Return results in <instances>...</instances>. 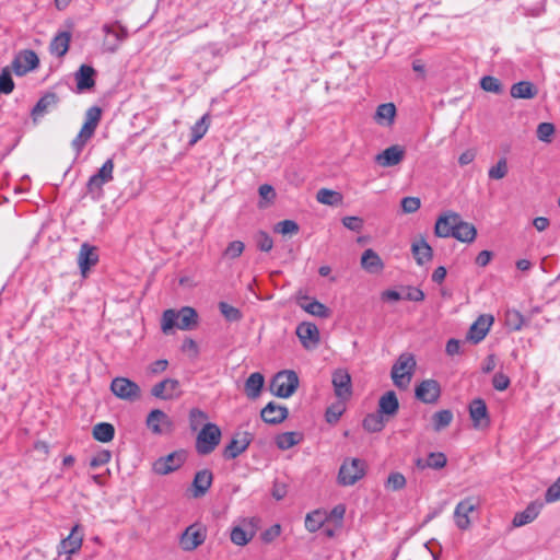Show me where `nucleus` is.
I'll use <instances>...</instances> for the list:
<instances>
[{"mask_svg":"<svg viewBox=\"0 0 560 560\" xmlns=\"http://www.w3.org/2000/svg\"><path fill=\"white\" fill-rule=\"evenodd\" d=\"M102 108L96 105L86 109L84 115V122L79 133L71 141V148L75 153V158L82 153L86 143L94 137L102 119Z\"/></svg>","mask_w":560,"mask_h":560,"instance_id":"f257e3e1","label":"nucleus"},{"mask_svg":"<svg viewBox=\"0 0 560 560\" xmlns=\"http://www.w3.org/2000/svg\"><path fill=\"white\" fill-rule=\"evenodd\" d=\"M198 314L195 308L184 306L179 311L166 310L162 316L161 328L164 334L176 327L180 330H190L197 325Z\"/></svg>","mask_w":560,"mask_h":560,"instance_id":"f03ea898","label":"nucleus"},{"mask_svg":"<svg viewBox=\"0 0 560 560\" xmlns=\"http://www.w3.org/2000/svg\"><path fill=\"white\" fill-rule=\"evenodd\" d=\"M299 387V376L294 371L284 370L278 372L270 384L273 395L280 398H289Z\"/></svg>","mask_w":560,"mask_h":560,"instance_id":"7ed1b4c3","label":"nucleus"},{"mask_svg":"<svg viewBox=\"0 0 560 560\" xmlns=\"http://www.w3.org/2000/svg\"><path fill=\"white\" fill-rule=\"evenodd\" d=\"M415 368L416 360L413 355L407 353L400 354L396 363L393 365L390 372V376L395 386L402 389L407 388L411 381Z\"/></svg>","mask_w":560,"mask_h":560,"instance_id":"20e7f679","label":"nucleus"},{"mask_svg":"<svg viewBox=\"0 0 560 560\" xmlns=\"http://www.w3.org/2000/svg\"><path fill=\"white\" fill-rule=\"evenodd\" d=\"M221 441V430L214 423H206L196 439V451L199 455L212 453Z\"/></svg>","mask_w":560,"mask_h":560,"instance_id":"39448f33","label":"nucleus"},{"mask_svg":"<svg viewBox=\"0 0 560 560\" xmlns=\"http://www.w3.org/2000/svg\"><path fill=\"white\" fill-rule=\"evenodd\" d=\"M366 464L360 458H347L338 472V482L341 486H352L364 477Z\"/></svg>","mask_w":560,"mask_h":560,"instance_id":"423d86ee","label":"nucleus"},{"mask_svg":"<svg viewBox=\"0 0 560 560\" xmlns=\"http://www.w3.org/2000/svg\"><path fill=\"white\" fill-rule=\"evenodd\" d=\"M114 161L108 159L98 170V172L90 177L86 184V192L92 199H100L103 195V186L113 180Z\"/></svg>","mask_w":560,"mask_h":560,"instance_id":"0eeeda50","label":"nucleus"},{"mask_svg":"<svg viewBox=\"0 0 560 560\" xmlns=\"http://www.w3.org/2000/svg\"><path fill=\"white\" fill-rule=\"evenodd\" d=\"M186 460V453L183 450L175 451L166 456L158 458L153 465L152 470L160 476L168 475L179 469Z\"/></svg>","mask_w":560,"mask_h":560,"instance_id":"6e6552de","label":"nucleus"},{"mask_svg":"<svg viewBox=\"0 0 560 560\" xmlns=\"http://www.w3.org/2000/svg\"><path fill=\"white\" fill-rule=\"evenodd\" d=\"M207 538V529L200 524L189 525L180 535L179 545L184 551H192Z\"/></svg>","mask_w":560,"mask_h":560,"instance_id":"1a4fd4ad","label":"nucleus"},{"mask_svg":"<svg viewBox=\"0 0 560 560\" xmlns=\"http://www.w3.org/2000/svg\"><path fill=\"white\" fill-rule=\"evenodd\" d=\"M112 393L124 400L133 401L140 397V387L127 377H115L110 383Z\"/></svg>","mask_w":560,"mask_h":560,"instance_id":"9d476101","label":"nucleus"},{"mask_svg":"<svg viewBox=\"0 0 560 560\" xmlns=\"http://www.w3.org/2000/svg\"><path fill=\"white\" fill-rule=\"evenodd\" d=\"M335 395L339 400L346 401L352 395L351 376L345 369H338L332 373L331 380Z\"/></svg>","mask_w":560,"mask_h":560,"instance_id":"9b49d317","label":"nucleus"},{"mask_svg":"<svg viewBox=\"0 0 560 560\" xmlns=\"http://www.w3.org/2000/svg\"><path fill=\"white\" fill-rule=\"evenodd\" d=\"M151 395L162 400H173L182 395L180 384L175 378H165L151 388Z\"/></svg>","mask_w":560,"mask_h":560,"instance_id":"f8f14e48","label":"nucleus"},{"mask_svg":"<svg viewBox=\"0 0 560 560\" xmlns=\"http://www.w3.org/2000/svg\"><path fill=\"white\" fill-rule=\"evenodd\" d=\"M415 395L424 404H435L441 396V386L435 380H424L416 387Z\"/></svg>","mask_w":560,"mask_h":560,"instance_id":"ddd939ff","label":"nucleus"},{"mask_svg":"<svg viewBox=\"0 0 560 560\" xmlns=\"http://www.w3.org/2000/svg\"><path fill=\"white\" fill-rule=\"evenodd\" d=\"M39 59L34 50L25 49L21 51L12 61V69L16 75H24L28 71L37 68Z\"/></svg>","mask_w":560,"mask_h":560,"instance_id":"4468645a","label":"nucleus"},{"mask_svg":"<svg viewBox=\"0 0 560 560\" xmlns=\"http://www.w3.org/2000/svg\"><path fill=\"white\" fill-rule=\"evenodd\" d=\"M295 332L302 346L307 350L315 349L320 341L319 330L313 323L303 322L299 324Z\"/></svg>","mask_w":560,"mask_h":560,"instance_id":"2eb2a0df","label":"nucleus"},{"mask_svg":"<svg viewBox=\"0 0 560 560\" xmlns=\"http://www.w3.org/2000/svg\"><path fill=\"white\" fill-rule=\"evenodd\" d=\"M493 316L489 314L480 315L469 327L466 339L472 343H479L487 336L493 324Z\"/></svg>","mask_w":560,"mask_h":560,"instance_id":"dca6fc26","label":"nucleus"},{"mask_svg":"<svg viewBox=\"0 0 560 560\" xmlns=\"http://www.w3.org/2000/svg\"><path fill=\"white\" fill-rule=\"evenodd\" d=\"M458 219L459 213L457 212L446 211L442 213L435 222L434 234L442 238L453 237Z\"/></svg>","mask_w":560,"mask_h":560,"instance_id":"f3484780","label":"nucleus"},{"mask_svg":"<svg viewBox=\"0 0 560 560\" xmlns=\"http://www.w3.org/2000/svg\"><path fill=\"white\" fill-rule=\"evenodd\" d=\"M103 32L107 36H112L114 39H106L105 45L108 51L115 52L120 44L128 37L127 28L116 21L113 24H104L102 27Z\"/></svg>","mask_w":560,"mask_h":560,"instance_id":"a211bd4d","label":"nucleus"},{"mask_svg":"<svg viewBox=\"0 0 560 560\" xmlns=\"http://www.w3.org/2000/svg\"><path fill=\"white\" fill-rule=\"evenodd\" d=\"M469 416L475 429H486L490 425L488 408L481 398H476L469 404Z\"/></svg>","mask_w":560,"mask_h":560,"instance_id":"6ab92c4d","label":"nucleus"},{"mask_svg":"<svg viewBox=\"0 0 560 560\" xmlns=\"http://www.w3.org/2000/svg\"><path fill=\"white\" fill-rule=\"evenodd\" d=\"M148 428L155 434L171 432L173 429V421L161 409H153L147 417Z\"/></svg>","mask_w":560,"mask_h":560,"instance_id":"aec40b11","label":"nucleus"},{"mask_svg":"<svg viewBox=\"0 0 560 560\" xmlns=\"http://www.w3.org/2000/svg\"><path fill=\"white\" fill-rule=\"evenodd\" d=\"M253 441V436L248 432L236 433L231 442L225 446L223 456L225 459H234L247 450Z\"/></svg>","mask_w":560,"mask_h":560,"instance_id":"412c9836","label":"nucleus"},{"mask_svg":"<svg viewBox=\"0 0 560 560\" xmlns=\"http://www.w3.org/2000/svg\"><path fill=\"white\" fill-rule=\"evenodd\" d=\"M288 416V408L275 401L268 402L260 411L261 419L268 424H279L283 422Z\"/></svg>","mask_w":560,"mask_h":560,"instance_id":"4be33fe9","label":"nucleus"},{"mask_svg":"<svg viewBox=\"0 0 560 560\" xmlns=\"http://www.w3.org/2000/svg\"><path fill=\"white\" fill-rule=\"evenodd\" d=\"M476 508L477 503L472 498H467L456 505L454 511V518L458 528L467 529L470 526V520L468 515L470 512H474Z\"/></svg>","mask_w":560,"mask_h":560,"instance_id":"5701e85b","label":"nucleus"},{"mask_svg":"<svg viewBox=\"0 0 560 560\" xmlns=\"http://www.w3.org/2000/svg\"><path fill=\"white\" fill-rule=\"evenodd\" d=\"M405 156V150L400 145H390L375 156V162L382 167L398 165Z\"/></svg>","mask_w":560,"mask_h":560,"instance_id":"b1692460","label":"nucleus"},{"mask_svg":"<svg viewBox=\"0 0 560 560\" xmlns=\"http://www.w3.org/2000/svg\"><path fill=\"white\" fill-rule=\"evenodd\" d=\"M97 261V248L95 246L90 245L89 243H83L78 254V264L82 276L85 277L90 268L96 265Z\"/></svg>","mask_w":560,"mask_h":560,"instance_id":"393cba45","label":"nucleus"},{"mask_svg":"<svg viewBox=\"0 0 560 560\" xmlns=\"http://www.w3.org/2000/svg\"><path fill=\"white\" fill-rule=\"evenodd\" d=\"M542 508L544 502L539 500L530 502L524 511L518 512L514 515L512 526L521 527L532 523L534 520L537 518Z\"/></svg>","mask_w":560,"mask_h":560,"instance_id":"a878e982","label":"nucleus"},{"mask_svg":"<svg viewBox=\"0 0 560 560\" xmlns=\"http://www.w3.org/2000/svg\"><path fill=\"white\" fill-rule=\"evenodd\" d=\"M59 103V96L55 92L45 93L36 103L31 112L33 122L36 124L38 118L44 116L50 109L55 108Z\"/></svg>","mask_w":560,"mask_h":560,"instance_id":"bb28decb","label":"nucleus"},{"mask_svg":"<svg viewBox=\"0 0 560 560\" xmlns=\"http://www.w3.org/2000/svg\"><path fill=\"white\" fill-rule=\"evenodd\" d=\"M95 75L96 71L93 67L81 65L74 74L78 92L93 89L95 86Z\"/></svg>","mask_w":560,"mask_h":560,"instance_id":"cd10ccee","label":"nucleus"},{"mask_svg":"<svg viewBox=\"0 0 560 560\" xmlns=\"http://www.w3.org/2000/svg\"><path fill=\"white\" fill-rule=\"evenodd\" d=\"M80 529V525L73 526L71 533L68 537L62 539L58 546V555L61 556L63 553L72 555L80 550L82 546V535H79L78 532Z\"/></svg>","mask_w":560,"mask_h":560,"instance_id":"c85d7f7f","label":"nucleus"},{"mask_svg":"<svg viewBox=\"0 0 560 560\" xmlns=\"http://www.w3.org/2000/svg\"><path fill=\"white\" fill-rule=\"evenodd\" d=\"M213 475L209 469H202L196 472L192 480V497L201 498L210 489Z\"/></svg>","mask_w":560,"mask_h":560,"instance_id":"c756f323","label":"nucleus"},{"mask_svg":"<svg viewBox=\"0 0 560 560\" xmlns=\"http://www.w3.org/2000/svg\"><path fill=\"white\" fill-rule=\"evenodd\" d=\"M399 409V401L394 390L386 392L378 400V410L383 417H393Z\"/></svg>","mask_w":560,"mask_h":560,"instance_id":"7c9ffc66","label":"nucleus"},{"mask_svg":"<svg viewBox=\"0 0 560 560\" xmlns=\"http://www.w3.org/2000/svg\"><path fill=\"white\" fill-rule=\"evenodd\" d=\"M411 253L418 265L422 266L433 257L432 247L421 237L411 244Z\"/></svg>","mask_w":560,"mask_h":560,"instance_id":"2f4dec72","label":"nucleus"},{"mask_svg":"<svg viewBox=\"0 0 560 560\" xmlns=\"http://www.w3.org/2000/svg\"><path fill=\"white\" fill-rule=\"evenodd\" d=\"M477 230L472 223L466 222L459 215L454 231V238L462 243H472L476 240Z\"/></svg>","mask_w":560,"mask_h":560,"instance_id":"473e14b6","label":"nucleus"},{"mask_svg":"<svg viewBox=\"0 0 560 560\" xmlns=\"http://www.w3.org/2000/svg\"><path fill=\"white\" fill-rule=\"evenodd\" d=\"M362 268L370 273H377L383 270L384 264L378 254L372 248L365 249L361 257Z\"/></svg>","mask_w":560,"mask_h":560,"instance_id":"72a5a7b5","label":"nucleus"},{"mask_svg":"<svg viewBox=\"0 0 560 560\" xmlns=\"http://www.w3.org/2000/svg\"><path fill=\"white\" fill-rule=\"evenodd\" d=\"M299 305L313 316L320 318H327L330 316V310L315 299L310 300L307 296H304L299 301Z\"/></svg>","mask_w":560,"mask_h":560,"instance_id":"f704fd0d","label":"nucleus"},{"mask_svg":"<svg viewBox=\"0 0 560 560\" xmlns=\"http://www.w3.org/2000/svg\"><path fill=\"white\" fill-rule=\"evenodd\" d=\"M71 34L69 32H61L50 42L49 50L57 57H63L69 50Z\"/></svg>","mask_w":560,"mask_h":560,"instance_id":"c9c22d12","label":"nucleus"},{"mask_svg":"<svg viewBox=\"0 0 560 560\" xmlns=\"http://www.w3.org/2000/svg\"><path fill=\"white\" fill-rule=\"evenodd\" d=\"M396 116V107L393 103H384L377 106L374 119L378 125L392 126Z\"/></svg>","mask_w":560,"mask_h":560,"instance_id":"e433bc0d","label":"nucleus"},{"mask_svg":"<svg viewBox=\"0 0 560 560\" xmlns=\"http://www.w3.org/2000/svg\"><path fill=\"white\" fill-rule=\"evenodd\" d=\"M510 93L514 98L530 100L537 95L538 90L532 82L521 81L511 86Z\"/></svg>","mask_w":560,"mask_h":560,"instance_id":"4c0bfd02","label":"nucleus"},{"mask_svg":"<svg viewBox=\"0 0 560 560\" xmlns=\"http://www.w3.org/2000/svg\"><path fill=\"white\" fill-rule=\"evenodd\" d=\"M252 528L245 529L242 526H234L231 530V541L237 546L247 545L255 536V529L253 527V520L245 521Z\"/></svg>","mask_w":560,"mask_h":560,"instance_id":"58836bf2","label":"nucleus"},{"mask_svg":"<svg viewBox=\"0 0 560 560\" xmlns=\"http://www.w3.org/2000/svg\"><path fill=\"white\" fill-rule=\"evenodd\" d=\"M265 377L261 373H252L245 382V393L248 398L255 399L260 395Z\"/></svg>","mask_w":560,"mask_h":560,"instance_id":"ea45409f","label":"nucleus"},{"mask_svg":"<svg viewBox=\"0 0 560 560\" xmlns=\"http://www.w3.org/2000/svg\"><path fill=\"white\" fill-rule=\"evenodd\" d=\"M93 438L102 443H107L114 439L115 428L112 423L100 422L93 427Z\"/></svg>","mask_w":560,"mask_h":560,"instance_id":"a19ab883","label":"nucleus"},{"mask_svg":"<svg viewBox=\"0 0 560 560\" xmlns=\"http://www.w3.org/2000/svg\"><path fill=\"white\" fill-rule=\"evenodd\" d=\"M302 441V434L300 432H283L276 436V445L278 448L285 451Z\"/></svg>","mask_w":560,"mask_h":560,"instance_id":"79ce46f5","label":"nucleus"},{"mask_svg":"<svg viewBox=\"0 0 560 560\" xmlns=\"http://www.w3.org/2000/svg\"><path fill=\"white\" fill-rule=\"evenodd\" d=\"M318 202L327 206H338L342 203V195L339 191L328 188H320L316 194Z\"/></svg>","mask_w":560,"mask_h":560,"instance_id":"37998d69","label":"nucleus"},{"mask_svg":"<svg viewBox=\"0 0 560 560\" xmlns=\"http://www.w3.org/2000/svg\"><path fill=\"white\" fill-rule=\"evenodd\" d=\"M363 429L368 432H381L385 427L384 417L380 412L369 413L362 422Z\"/></svg>","mask_w":560,"mask_h":560,"instance_id":"c03bdc74","label":"nucleus"},{"mask_svg":"<svg viewBox=\"0 0 560 560\" xmlns=\"http://www.w3.org/2000/svg\"><path fill=\"white\" fill-rule=\"evenodd\" d=\"M210 125V115L205 114L190 129L191 139L189 141L190 144H195L199 141L207 132Z\"/></svg>","mask_w":560,"mask_h":560,"instance_id":"a18cd8bd","label":"nucleus"},{"mask_svg":"<svg viewBox=\"0 0 560 560\" xmlns=\"http://www.w3.org/2000/svg\"><path fill=\"white\" fill-rule=\"evenodd\" d=\"M453 421V412L448 409L436 411L432 416L433 429L436 432L442 431L448 427Z\"/></svg>","mask_w":560,"mask_h":560,"instance_id":"49530a36","label":"nucleus"},{"mask_svg":"<svg viewBox=\"0 0 560 560\" xmlns=\"http://www.w3.org/2000/svg\"><path fill=\"white\" fill-rule=\"evenodd\" d=\"M480 86L486 92L494 94H501L503 92V85L499 79L492 75H486L480 80Z\"/></svg>","mask_w":560,"mask_h":560,"instance_id":"de8ad7c7","label":"nucleus"},{"mask_svg":"<svg viewBox=\"0 0 560 560\" xmlns=\"http://www.w3.org/2000/svg\"><path fill=\"white\" fill-rule=\"evenodd\" d=\"M219 310L224 318L229 322H238L243 317L242 312L238 308L230 305L226 302H220Z\"/></svg>","mask_w":560,"mask_h":560,"instance_id":"09e8293b","label":"nucleus"},{"mask_svg":"<svg viewBox=\"0 0 560 560\" xmlns=\"http://www.w3.org/2000/svg\"><path fill=\"white\" fill-rule=\"evenodd\" d=\"M14 90V81L8 67L0 72V94H10Z\"/></svg>","mask_w":560,"mask_h":560,"instance_id":"8fccbe9b","label":"nucleus"},{"mask_svg":"<svg viewBox=\"0 0 560 560\" xmlns=\"http://www.w3.org/2000/svg\"><path fill=\"white\" fill-rule=\"evenodd\" d=\"M446 464V455L442 452H432L427 457V466H429V468L439 470L444 468Z\"/></svg>","mask_w":560,"mask_h":560,"instance_id":"3c124183","label":"nucleus"},{"mask_svg":"<svg viewBox=\"0 0 560 560\" xmlns=\"http://www.w3.org/2000/svg\"><path fill=\"white\" fill-rule=\"evenodd\" d=\"M300 230L299 224L293 220H283L275 225V232L282 235L296 234Z\"/></svg>","mask_w":560,"mask_h":560,"instance_id":"603ef678","label":"nucleus"},{"mask_svg":"<svg viewBox=\"0 0 560 560\" xmlns=\"http://www.w3.org/2000/svg\"><path fill=\"white\" fill-rule=\"evenodd\" d=\"M345 411L343 401L339 400L337 404L327 408L325 417L328 423H336Z\"/></svg>","mask_w":560,"mask_h":560,"instance_id":"864d4df0","label":"nucleus"},{"mask_svg":"<svg viewBox=\"0 0 560 560\" xmlns=\"http://www.w3.org/2000/svg\"><path fill=\"white\" fill-rule=\"evenodd\" d=\"M506 325L514 331L521 330L524 324V317L518 311H509L505 316Z\"/></svg>","mask_w":560,"mask_h":560,"instance_id":"5fc2aeb1","label":"nucleus"},{"mask_svg":"<svg viewBox=\"0 0 560 560\" xmlns=\"http://www.w3.org/2000/svg\"><path fill=\"white\" fill-rule=\"evenodd\" d=\"M324 518L320 512L314 511L308 513L305 517V527L311 533L316 532L323 525Z\"/></svg>","mask_w":560,"mask_h":560,"instance_id":"6e6d98bb","label":"nucleus"},{"mask_svg":"<svg viewBox=\"0 0 560 560\" xmlns=\"http://www.w3.org/2000/svg\"><path fill=\"white\" fill-rule=\"evenodd\" d=\"M406 486V478L400 472H392L389 474L385 487L393 491L401 490Z\"/></svg>","mask_w":560,"mask_h":560,"instance_id":"4d7b16f0","label":"nucleus"},{"mask_svg":"<svg viewBox=\"0 0 560 560\" xmlns=\"http://www.w3.org/2000/svg\"><path fill=\"white\" fill-rule=\"evenodd\" d=\"M245 244L242 241H233L228 245V247L223 252V257L229 259H235L243 254Z\"/></svg>","mask_w":560,"mask_h":560,"instance_id":"13d9d810","label":"nucleus"},{"mask_svg":"<svg viewBox=\"0 0 560 560\" xmlns=\"http://www.w3.org/2000/svg\"><path fill=\"white\" fill-rule=\"evenodd\" d=\"M255 241L259 250L270 252L272 249L273 241L267 232L259 231L255 236Z\"/></svg>","mask_w":560,"mask_h":560,"instance_id":"bf43d9fd","label":"nucleus"},{"mask_svg":"<svg viewBox=\"0 0 560 560\" xmlns=\"http://www.w3.org/2000/svg\"><path fill=\"white\" fill-rule=\"evenodd\" d=\"M506 174L508 163L505 159H500L498 163L494 166H492L488 172V175L491 179H502L506 176Z\"/></svg>","mask_w":560,"mask_h":560,"instance_id":"052dcab7","label":"nucleus"},{"mask_svg":"<svg viewBox=\"0 0 560 560\" xmlns=\"http://www.w3.org/2000/svg\"><path fill=\"white\" fill-rule=\"evenodd\" d=\"M208 419V416L206 412L198 408H194L189 412V424L190 429L196 431L200 425L203 424V422Z\"/></svg>","mask_w":560,"mask_h":560,"instance_id":"680f3d73","label":"nucleus"},{"mask_svg":"<svg viewBox=\"0 0 560 560\" xmlns=\"http://www.w3.org/2000/svg\"><path fill=\"white\" fill-rule=\"evenodd\" d=\"M537 138L544 142H550L555 133V126L551 122H540L536 130Z\"/></svg>","mask_w":560,"mask_h":560,"instance_id":"e2e57ef3","label":"nucleus"},{"mask_svg":"<svg viewBox=\"0 0 560 560\" xmlns=\"http://www.w3.org/2000/svg\"><path fill=\"white\" fill-rule=\"evenodd\" d=\"M401 209L405 213H413L419 210L421 201L418 197H405L401 199Z\"/></svg>","mask_w":560,"mask_h":560,"instance_id":"0e129e2a","label":"nucleus"},{"mask_svg":"<svg viewBox=\"0 0 560 560\" xmlns=\"http://www.w3.org/2000/svg\"><path fill=\"white\" fill-rule=\"evenodd\" d=\"M560 500V477L546 490L545 502L553 503Z\"/></svg>","mask_w":560,"mask_h":560,"instance_id":"69168bd1","label":"nucleus"},{"mask_svg":"<svg viewBox=\"0 0 560 560\" xmlns=\"http://www.w3.org/2000/svg\"><path fill=\"white\" fill-rule=\"evenodd\" d=\"M511 384L510 377L502 372H498L493 375L492 385L499 390H505Z\"/></svg>","mask_w":560,"mask_h":560,"instance_id":"338daca9","label":"nucleus"},{"mask_svg":"<svg viewBox=\"0 0 560 560\" xmlns=\"http://www.w3.org/2000/svg\"><path fill=\"white\" fill-rule=\"evenodd\" d=\"M110 457H112V453L107 450H103L91 458L90 466L92 468H97L102 465L107 464L110 460Z\"/></svg>","mask_w":560,"mask_h":560,"instance_id":"774afa93","label":"nucleus"}]
</instances>
